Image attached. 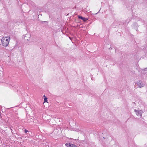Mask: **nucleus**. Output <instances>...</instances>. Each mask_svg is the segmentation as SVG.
<instances>
[{
	"label": "nucleus",
	"mask_w": 147,
	"mask_h": 147,
	"mask_svg": "<svg viewBox=\"0 0 147 147\" xmlns=\"http://www.w3.org/2000/svg\"><path fill=\"white\" fill-rule=\"evenodd\" d=\"M28 132V131L26 129H25V130H24V132H25V133L26 134L27 133V132Z\"/></svg>",
	"instance_id": "obj_8"
},
{
	"label": "nucleus",
	"mask_w": 147,
	"mask_h": 147,
	"mask_svg": "<svg viewBox=\"0 0 147 147\" xmlns=\"http://www.w3.org/2000/svg\"><path fill=\"white\" fill-rule=\"evenodd\" d=\"M66 147H76V145L70 143H67L65 144Z\"/></svg>",
	"instance_id": "obj_4"
},
{
	"label": "nucleus",
	"mask_w": 147,
	"mask_h": 147,
	"mask_svg": "<svg viewBox=\"0 0 147 147\" xmlns=\"http://www.w3.org/2000/svg\"><path fill=\"white\" fill-rule=\"evenodd\" d=\"M134 111L135 112L136 115L137 116L140 117H142V114L143 113V111L142 110H138L137 109H135Z\"/></svg>",
	"instance_id": "obj_3"
},
{
	"label": "nucleus",
	"mask_w": 147,
	"mask_h": 147,
	"mask_svg": "<svg viewBox=\"0 0 147 147\" xmlns=\"http://www.w3.org/2000/svg\"><path fill=\"white\" fill-rule=\"evenodd\" d=\"M136 84H137L138 86V87L140 88L144 87L145 85V83L143 82L141 80H138V81L136 83ZM138 88V87L136 88Z\"/></svg>",
	"instance_id": "obj_2"
},
{
	"label": "nucleus",
	"mask_w": 147,
	"mask_h": 147,
	"mask_svg": "<svg viewBox=\"0 0 147 147\" xmlns=\"http://www.w3.org/2000/svg\"><path fill=\"white\" fill-rule=\"evenodd\" d=\"M147 70V68L144 69V70L146 71Z\"/></svg>",
	"instance_id": "obj_9"
},
{
	"label": "nucleus",
	"mask_w": 147,
	"mask_h": 147,
	"mask_svg": "<svg viewBox=\"0 0 147 147\" xmlns=\"http://www.w3.org/2000/svg\"><path fill=\"white\" fill-rule=\"evenodd\" d=\"M78 18L80 19H81L83 20L85 22L88 20V19L87 18H85L81 16H79Z\"/></svg>",
	"instance_id": "obj_6"
},
{
	"label": "nucleus",
	"mask_w": 147,
	"mask_h": 147,
	"mask_svg": "<svg viewBox=\"0 0 147 147\" xmlns=\"http://www.w3.org/2000/svg\"><path fill=\"white\" fill-rule=\"evenodd\" d=\"M44 96L45 97V98H44L45 102H47V98L45 97V95H44Z\"/></svg>",
	"instance_id": "obj_7"
},
{
	"label": "nucleus",
	"mask_w": 147,
	"mask_h": 147,
	"mask_svg": "<svg viewBox=\"0 0 147 147\" xmlns=\"http://www.w3.org/2000/svg\"><path fill=\"white\" fill-rule=\"evenodd\" d=\"M30 35L29 34H27L24 36V38L25 40H28L30 39Z\"/></svg>",
	"instance_id": "obj_5"
},
{
	"label": "nucleus",
	"mask_w": 147,
	"mask_h": 147,
	"mask_svg": "<svg viewBox=\"0 0 147 147\" xmlns=\"http://www.w3.org/2000/svg\"><path fill=\"white\" fill-rule=\"evenodd\" d=\"M10 40V38L8 37H3L1 41L2 45L4 47H7L9 45Z\"/></svg>",
	"instance_id": "obj_1"
}]
</instances>
